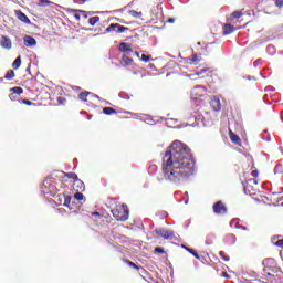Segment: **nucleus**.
<instances>
[{"instance_id":"nucleus-1","label":"nucleus","mask_w":283,"mask_h":283,"mask_svg":"<svg viewBox=\"0 0 283 283\" xmlns=\"http://www.w3.org/2000/svg\"><path fill=\"white\" fill-rule=\"evenodd\" d=\"M196 171V160L189 146L181 142H174L165 151L161 164L164 180L172 185H180L189 180Z\"/></svg>"},{"instance_id":"nucleus-2","label":"nucleus","mask_w":283,"mask_h":283,"mask_svg":"<svg viewBox=\"0 0 283 283\" xmlns=\"http://www.w3.org/2000/svg\"><path fill=\"white\" fill-rule=\"evenodd\" d=\"M43 196H50L51 198H54L56 196V185L52 179H46L42 182L41 186Z\"/></svg>"},{"instance_id":"nucleus-3","label":"nucleus","mask_w":283,"mask_h":283,"mask_svg":"<svg viewBox=\"0 0 283 283\" xmlns=\"http://www.w3.org/2000/svg\"><path fill=\"white\" fill-rule=\"evenodd\" d=\"M123 212H119L118 209L112 210V213L116 220L119 222H125L126 220H129V210L127 209V205H123Z\"/></svg>"},{"instance_id":"nucleus-4","label":"nucleus","mask_w":283,"mask_h":283,"mask_svg":"<svg viewBox=\"0 0 283 283\" xmlns=\"http://www.w3.org/2000/svg\"><path fill=\"white\" fill-rule=\"evenodd\" d=\"M155 233L158 238L164 240H171L174 238V231L165 230L163 228H156Z\"/></svg>"},{"instance_id":"nucleus-5","label":"nucleus","mask_w":283,"mask_h":283,"mask_svg":"<svg viewBox=\"0 0 283 283\" xmlns=\"http://www.w3.org/2000/svg\"><path fill=\"white\" fill-rule=\"evenodd\" d=\"M213 213H216V216H223L224 213H227V206H224V203L222 201H217L213 206Z\"/></svg>"},{"instance_id":"nucleus-6","label":"nucleus","mask_w":283,"mask_h":283,"mask_svg":"<svg viewBox=\"0 0 283 283\" xmlns=\"http://www.w3.org/2000/svg\"><path fill=\"white\" fill-rule=\"evenodd\" d=\"M135 118H138V120H143V123H146L147 125H154L156 123H159L160 119L154 118L150 115H135Z\"/></svg>"},{"instance_id":"nucleus-7","label":"nucleus","mask_w":283,"mask_h":283,"mask_svg":"<svg viewBox=\"0 0 283 283\" xmlns=\"http://www.w3.org/2000/svg\"><path fill=\"white\" fill-rule=\"evenodd\" d=\"M0 45L3 50H12V40L8 35H1Z\"/></svg>"},{"instance_id":"nucleus-8","label":"nucleus","mask_w":283,"mask_h":283,"mask_svg":"<svg viewBox=\"0 0 283 283\" xmlns=\"http://www.w3.org/2000/svg\"><path fill=\"white\" fill-rule=\"evenodd\" d=\"M253 185H258V180L249 179L243 182L244 192L251 195V191H253Z\"/></svg>"},{"instance_id":"nucleus-9","label":"nucleus","mask_w":283,"mask_h":283,"mask_svg":"<svg viewBox=\"0 0 283 283\" xmlns=\"http://www.w3.org/2000/svg\"><path fill=\"white\" fill-rule=\"evenodd\" d=\"M210 107H212L213 112H220L222 109V104L220 103V97H213L210 101Z\"/></svg>"},{"instance_id":"nucleus-10","label":"nucleus","mask_w":283,"mask_h":283,"mask_svg":"<svg viewBox=\"0 0 283 283\" xmlns=\"http://www.w3.org/2000/svg\"><path fill=\"white\" fill-rule=\"evenodd\" d=\"M15 17H18L19 21H22V23H25L27 25H30V23H32V21H30V18H28V15H25V13L20 10L15 11Z\"/></svg>"},{"instance_id":"nucleus-11","label":"nucleus","mask_w":283,"mask_h":283,"mask_svg":"<svg viewBox=\"0 0 283 283\" xmlns=\"http://www.w3.org/2000/svg\"><path fill=\"white\" fill-rule=\"evenodd\" d=\"M23 41L25 48H34V45H36V39L31 35H24Z\"/></svg>"},{"instance_id":"nucleus-12","label":"nucleus","mask_w":283,"mask_h":283,"mask_svg":"<svg viewBox=\"0 0 283 283\" xmlns=\"http://www.w3.org/2000/svg\"><path fill=\"white\" fill-rule=\"evenodd\" d=\"M73 189L75 191H85V184L81 179H77L73 182Z\"/></svg>"},{"instance_id":"nucleus-13","label":"nucleus","mask_w":283,"mask_h":283,"mask_svg":"<svg viewBox=\"0 0 283 283\" xmlns=\"http://www.w3.org/2000/svg\"><path fill=\"white\" fill-rule=\"evenodd\" d=\"M167 127H170L172 129H180L182 126H176V123H178V119L176 118H166L165 119Z\"/></svg>"},{"instance_id":"nucleus-14","label":"nucleus","mask_w":283,"mask_h":283,"mask_svg":"<svg viewBox=\"0 0 283 283\" xmlns=\"http://www.w3.org/2000/svg\"><path fill=\"white\" fill-rule=\"evenodd\" d=\"M119 52L127 53V52H134V51L132 50V45H130L129 43H127V42H122V43L119 44Z\"/></svg>"},{"instance_id":"nucleus-15","label":"nucleus","mask_w":283,"mask_h":283,"mask_svg":"<svg viewBox=\"0 0 283 283\" xmlns=\"http://www.w3.org/2000/svg\"><path fill=\"white\" fill-rule=\"evenodd\" d=\"M60 198L63 199V207H67L69 209H72V207H70L71 202H72V196H66V195H60Z\"/></svg>"},{"instance_id":"nucleus-16","label":"nucleus","mask_w":283,"mask_h":283,"mask_svg":"<svg viewBox=\"0 0 283 283\" xmlns=\"http://www.w3.org/2000/svg\"><path fill=\"white\" fill-rule=\"evenodd\" d=\"M224 241L227 244H229L230 247L235 244L237 242V238H235V234H227L226 238H224Z\"/></svg>"},{"instance_id":"nucleus-17","label":"nucleus","mask_w":283,"mask_h":283,"mask_svg":"<svg viewBox=\"0 0 283 283\" xmlns=\"http://www.w3.org/2000/svg\"><path fill=\"white\" fill-rule=\"evenodd\" d=\"M126 264H128V266H130V269H136V271H142V273H145V269H143L142 266H138L136 263L126 260Z\"/></svg>"},{"instance_id":"nucleus-18","label":"nucleus","mask_w":283,"mask_h":283,"mask_svg":"<svg viewBox=\"0 0 283 283\" xmlns=\"http://www.w3.org/2000/svg\"><path fill=\"white\" fill-rule=\"evenodd\" d=\"M232 32H233V25H231V24H224L223 25L224 36L229 35V34H232Z\"/></svg>"},{"instance_id":"nucleus-19","label":"nucleus","mask_w":283,"mask_h":283,"mask_svg":"<svg viewBox=\"0 0 283 283\" xmlns=\"http://www.w3.org/2000/svg\"><path fill=\"white\" fill-rule=\"evenodd\" d=\"M11 94H18V96H21L23 94V88L21 86H15L10 88Z\"/></svg>"},{"instance_id":"nucleus-20","label":"nucleus","mask_w":283,"mask_h":283,"mask_svg":"<svg viewBox=\"0 0 283 283\" xmlns=\"http://www.w3.org/2000/svg\"><path fill=\"white\" fill-rule=\"evenodd\" d=\"M230 227L232 229H240V219L235 218L230 221Z\"/></svg>"},{"instance_id":"nucleus-21","label":"nucleus","mask_w":283,"mask_h":283,"mask_svg":"<svg viewBox=\"0 0 283 283\" xmlns=\"http://www.w3.org/2000/svg\"><path fill=\"white\" fill-rule=\"evenodd\" d=\"M103 114H105L106 116H112V114H116V109H114L113 107H104Z\"/></svg>"},{"instance_id":"nucleus-22","label":"nucleus","mask_w":283,"mask_h":283,"mask_svg":"<svg viewBox=\"0 0 283 283\" xmlns=\"http://www.w3.org/2000/svg\"><path fill=\"white\" fill-rule=\"evenodd\" d=\"M230 140L234 143L235 145L240 144V136L233 134V132H230Z\"/></svg>"},{"instance_id":"nucleus-23","label":"nucleus","mask_w":283,"mask_h":283,"mask_svg":"<svg viewBox=\"0 0 283 283\" xmlns=\"http://www.w3.org/2000/svg\"><path fill=\"white\" fill-rule=\"evenodd\" d=\"M128 14H130V17H133L134 19H140L143 17V12H138L136 10H129Z\"/></svg>"},{"instance_id":"nucleus-24","label":"nucleus","mask_w":283,"mask_h":283,"mask_svg":"<svg viewBox=\"0 0 283 283\" xmlns=\"http://www.w3.org/2000/svg\"><path fill=\"white\" fill-rule=\"evenodd\" d=\"M101 21V18L98 15L92 17L88 19L90 25L94 27Z\"/></svg>"},{"instance_id":"nucleus-25","label":"nucleus","mask_w":283,"mask_h":283,"mask_svg":"<svg viewBox=\"0 0 283 283\" xmlns=\"http://www.w3.org/2000/svg\"><path fill=\"white\" fill-rule=\"evenodd\" d=\"M13 70H19L21 67V56H18L12 63Z\"/></svg>"},{"instance_id":"nucleus-26","label":"nucleus","mask_w":283,"mask_h":283,"mask_svg":"<svg viewBox=\"0 0 283 283\" xmlns=\"http://www.w3.org/2000/svg\"><path fill=\"white\" fill-rule=\"evenodd\" d=\"M71 12H78V14H82L84 19H87L90 17V13L87 11L81 10V9H72Z\"/></svg>"},{"instance_id":"nucleus-27","label":"nucleus","mask_w":283,"mask_h":283,"mask_svg":"<svg viewBox=\"0 0 283 283\" xmlns=\"http://www.w3.org/2000/svg\"><path fill=\"white\" fill-rule=\"evenodd\" d=\"M134 60L132 59V57H129V56H127V54H124L123 56H122V63H125L126 65H132V62H133Z\"/></svg>"},{"instance_id":"nucleus-28","label":"nucleus","mask_w":283,"mask_h":283,"mask_svg":"<svg viewBox=\"0 0 283 283\" xmlns=\"http://www.w3.org/2000/svg\"><path fill=\"white\" fill-rule=\"evenodd\" d=\"M15 74H14V71L13 70H9L6 75H4V78L7 81H12V78H14Z\"/></svg>"},{"instance_id":"nucleus-29","label":"nucleus","mask_w":283,"mask_h":283,"mask_svg":"<svg viewBox=\"0 0 283 283\" xmlns=\"http://www.w3.org/2000/svg\"><path fill=\"white\" fill-rule=\"evenodd\" d=\"M266 52H268V54H270V56H274V54H275V45H273V44L268 45Z\"/></svg>"},{"instance_id":"nucleus-30","label":"nucleus","mask_w":283,"mask_h":283,"mask_svg":"<svg viewBox=\"0 0 283 283\" xmlns=\"http://www.w3.org/2000/svg\"><path fill=\"white\" fill-rule=\"evenodd\" d=\"M75 200H77L78 202H81L82 200H85V195H83L81 191H77L74 195Z\"/></svg>"},{"instance_id":"nucleus-31","label":"nucleus","mask_w":283,"mask_h":283,"mask_svg":"<svg viewBox=\"0 0 283 283\" xmlns=\"http://www.w3.org/2000/svg\"><path fill=\"white\" fill-rule=\"evenodd\" d=\"M117 31V23H111L107 28H106V32H116Z\"/></svg>"},{"instance_id":"nucleus-32","label":"nucleus","mask_w":283,"mask_h":283,"mask_svg":"<svg viewBox=\"0 0 283 283\" xmlns=\"http://www.w3.org/2000/svg\"><path fill=\"white\" fill-rule=\"evenodd\" d=\"M88 94H92V93H91V92H87V91L82 92V93H80L78 98H80L81 101L87 102V95H88Z\"/></svg>"},{"instance_id":"nucleus-33","label":"nucleus","mask_w":283,"mask_h":283,"mask_svg":"<svg viewBox=\"0 0 283 283\" xmlns=\"http://www.w3.org/2000/svg\"><path fill=\"white\" fill-rule=\"evenodd\" d=\"M117 32H118V34H123V32H127V30H129V28H127V27H123V25H120L119 23H117Z\"/></svg>"},{"instance_id":"nucleus-34","label":"nucleus","mask_w":283,"mask_h":283,"mask_svg":"<svg viewBox=\"0 0 283 283\" xmlns=\"http://www.w3.org/2000/svg\"><path fill=\"white\" fill-rule=\"evenodd\" d=\"M188 253H190L191 255H193V258H196V260H200V254H198V252L195 249H188Z\"/></svg>"},{"instance_id":"nucleus-35","label":"nucleus","mask_w":283,"mask_h":283,"mask_svg":"<svg viewBox=\"0 0 283 283\" xmlns=\"http://www.w3.org/2000/svg\"><path fill=\"white\" fill-rule=\"evenodd\" d=\"M283 172V166L282 164H277L274 168V174L277 175V174H282Z\"/></svg>"},{"instance_id":"nucleus-36","label":"nucleus","mask_w":283,"mask_h":283,"mask_svg":"<svg viewBox=\"0 0 283 283\" xmlns=\"http://www.w3.org/2000/svg\"><path fill=\"white\" fill-rule=\"evenodd\" d=\"M67 178H71L72 180H74V182H76V180L78 179V175H76L75 172H69Z\"/></svg>"},{"instance_id":"nucleus-37","label":"nucleus","mask_w":283,"mask_h":283,"mask_svg":"<svg viewBox=\"0 0 283 283\" xmlns=\"http://www.w3.org/2000/svg\"><path fill=\"white\" fill-rule=\"evenodd\" d=\"M219 255L223 260V262H229L230 258L226 255L224 251H220Z\"/></svg>"},{"instance_id":"nucleus-38","label":"nucleus","mask_w":283,"mask_h":283,"mask_svg":"<svg viewBox=\"0 0 283 283\" xmlns=\"http://www.w3.org/2000/svg\"><path fill=\"white\" fill-rule=\"evenodd\" d=\"M140 61H143L144 63H149V61H151V55H142Z\"/></svg>"},{"instance_id":"nucleus-39","label":"nucleus","mask_w":283,"mask_h":283,"mask_svg":"<svg viewBox=\"0 0 283 283\" xmlns=\"http://www.w3.org/2000/svg\"><path fill=\"white\" fill-rule=\"evenodd\" d=\"M119 98H124V101H129V95H127V93L125 92H120L118 94Z\"/></svg>"},{"instance_id":"nucleus-40","label":"nucleus","mask_w":283,"mask_h":283,"mask_svg":"<svg viewBox=\"0 0 283 283\" xmlns=\"http://www.w3.org/2000/svg\"><path fill=\"white\" fill-rule=\"evenodd\" d=\"M232 17H233V19H240L242 17V12L234 11V12H232Z\"/></svg>"},{"instance_id":"nucleus-41","label":"nucleus","mask_w":283,"mask_h":283,"mask_svg":"<svg viewBox=\"0 0 283 283\" xmlns=\"http://www.w3.org/2000/svg\"><path fill=\"white\" fill-rule=\"evenodd\" d=\"M155 253H161V254L166 253L165 248H163V247L155 248Z\"/></svg>"},{"instance_id":"nucleus-42","label":"nucleus","mask_w":283,"mask_h":283,"mask_svg":"<svg viewBox=\"0 0 283 283\" xmlns=\"http://www.w3.org/2000/svg\"><path fill=\"white\" fill-rule=\"evenodd\" d=\"M198 61H200L198 59V54H193L192 57L190 59V63H198Z\"/></svg>"},{"instance_id":"nucleus-43","label":"nucleus","mask_w":283,"mask_h":283,"mask_svg":"<svg viewBox=\"0 0 283 283\" xmlns=\"http://www.w3.org/2000/svg\"><path fill=\"white\" fill-rule=\"evenodd\" d=\"M198 90H200L201 92H205V86H197L193 88V94H198Z\"/></svg>"},{"instance_id":"nucleus-44","label":"nucleus","mask_w":283,"mask_h":283,"mask_svg":"<svg viewBox=\"0 0 283 283\" xmlns=\"http://www.w3.org/2000/svg\"><path fill=\"white\" fill-rule=\"evenodd\" d=\"M52 3L50 0H40V6H50Z\"/></svg>"},{"instance_id":"nucleus-45","label":"nucleus","mask_w":283,"mask_h":283,"mask_svg":"<svg viewBox=\"0 0 283 283\" xmlns=\"http://www.w3.org/2000/svg\"><path fill=\"white\" fill-rule=\"evenodd\" d=\"M262 140H266V143H271V135H263Z\"/></svg>"},{"instance_id":"nucleus-46","label":"nucleus","mask_w":283,"mask_h":283,"mask_svg":"<svg viewBox=\"0 0 283 283\" xmlns=\"http://www.w3.org/2000/svg\"><path fill=\"white\" fill-rule=\"evenodd\" d=\"M94 97L97 98V101H101L102 103H105V105H109V102H107V101L101 98V96L94 95Z\"/></svg>"},{"instance_id":"nucleus-47","label":"nucleus","mask_w":283,"mask_h":283,"mask_svg":"<svg viewBox=\"0 0 283 283\" xmlns=\"http://www.w3.org/2000/svg\"><path fill=\"white\" fill-rule=\"evenodd\" d=\"M65 97H57V103L60 104V105H65Z\"/></svg>"},{"instance_id":"nucleus-48","label":"nucleus","mask_w":283,"mask_h":283,"mask_svg":"<svg viewBox=\"0 0 283 283\" xmlns=\"http://www.w3.org/2000/svg\"><path fill=\"white\" fill-rule=\"evenodd\" d=\"M275 6L276 8H283V0H276Z\"/></svg>"},{"instance_id":"nucleus-49","label":"nucleus","mask_w":283,"mask_h":283,"mask_svg":"<svg viewBox=\"0 0 283 283\" xmlns=\"http://www.w3.org/2000/svg\"><path fill=\"white\" fill-rule=\"evenodd\" d=\"M22 105H28V106H30V105H33V103H32L31 101H29V99H23V101H22Z\"/></svg>"},{"instance_id":"nucleus-50","label":"nucleus","mask_w":283,"mask_h":283,"mask_svg":"<svg viewBox=\"0 0 283 283\" xmlns=\"http://www.w3.org/2000/svg\"><path fill=\"white\" fill-rule=\"evenodd\" d=\"M274 244H275V247L283 248V240H277Z\"/></svg>"},{"instance_id":"nucleus-51","label":"nucleus","mask_w":283,"mask_h":283,"mask_svg":"<svg viewBox=\"0 0 283 283\" xmlns=\"http://www.w3.org/2000/svg\"><path fill=\"white\" fill-rule=\"evenodd\" d=\"M74 19H75L76 21H81V13L75 12Z\"/></svg>"},{"instance_id":"nucleus-52","label":"nucleus","mask_w":283,"mask_h":283,"mask_svg":"<svg viewBox=\"0 0 283 283\" xmlns=\"http://www.w3.org/2000/svg\"><path fill=\"white\" fill-rule=\"evenodd\" d=\"M9 98H10V101H12V102H17V97L14 96V94H10L9 95Z\"/></svg>"},{"instance_id":"nucleus-53","label":"nucleus","mask_w":283,"mask_h":283,"mask_svg":"<svg viewBox=\"0 0 283 283\" xmlns=\"http://www.w3.org/2000/svg\"><path fill=\"white\" fill-rule=\"evenodd\" d=\"M261 61H262L261 59H258L256 61H254L253 62L254 67H258V65H260Z\"/></svg>"},{"instance_id":"nucleus-54","label":"nucleus","mask_w":283,"mask_h":283,"mask_svg":"<svg viewBox=\"0 0 283 283\" xmlns=\"http://www.w3.org/2000/svg\"><path fill=\"white\" fill-rule=\"evenodd\" d=\"M266 92H275V88L273 86L265 87Z\"/></svg>"},{"instance_id":"nucleus-55","label":"nucleus","mask_w":283,"mask_h":283,"mask_svg":"<svg viewBox=\"0 0 283 283\" xmlns=\"http://www.w3.org/2000/svg\"><path fill=\"white\" fill-rule=\"evenodd\" d=\"M251 176H253V178H258V170H253V171L251 172Z\"/></svg>"},{"instance_id":"nucleus-56","label":"nucleus","mask_w":283,"mask_h":283,"mask_svg":"<svg viewBox=\"0 0 283 283\" xmlns=\"http://www.w3.org/2000/svg\"><path fill=\"white\" fill-rule=\"evenodd\" d=\"M245 78H247L248 81H255V77H253V76H251V75L247 76Z\"/></svg>"},{"instance_id":"nucleus-57","label":"nucleus","mask_w":283,"mask_h":283,"mask_svg":"<svg viewBox=\"0 0 283 283\" xmlns=\"http://www.w3.org/2000/svg\"><path fill=\"white\" fill-rule=\"evenodd\" d=\"M181 249H185V251H188V249H191V248L187 247L186 244H181Z\"/></svg>"},{"instance_id":"nucleus-58","label":"nucleus","mask_w":283,"mask_h":283,"mask_svg":"<svg viewBox=\"0 0 283 283\" xmlns=\"http://www.w3.org/2000/svg\"><path fill=\"white\" fill-rule=\"evenodd\" d=\"M221 275H222V277H227V279L230 277V276L227 274V272H222Z\"/></svg>"},{"instance_id":"nucleus-59","label":"nucleus","mask_w":283,"mask_h":283,"mask_svg":"<svg viewBox=\"0 0 283 283\" xmlns=\"http://www.w3.org/2000/svg\"><path fill=\"white\" fill-rule=\"evenodd\" d=\"M174 21H176L174 18L168 19V23H174Z\"/></svg>"},{"instance_id":"nucleus-60","label":"nucleus","mask_w":283,"mask_h":283,"mask_svg":"<svg viewBox=\"0 0 283 283\" xmlns=\"http://www.w3.org/2000/svg\"><path fill=\"white\" fill-rule=\"evenodd\" d=\"M57 199L60 201V205L63 202V198H61V195L57 196Z\"/></svg>"},{"instance_id":"nucleus-61","label":"nucleus","mask_w":283,"mask_h":283,"mask_svg":"<svg viewBox=\"0 0 283 283\" xmlns=\"http://www.w3.org/2000/svg\"><path fill=\"white\" fill-rule=\"evenodd\" d=\"M240 229H242V231H247V227L245 226H240Z\"/></svg>"},{"instance_id":"nucleus-62","label":"nucleus","mask_w":283,"mask_h":283,"mask_svg":"<svg viewBox=\"0 0 283 283\" xmlns=\"http://www.w3.org/2000/svg\"><path fill=\"white\" fill-rule=\"evenodd\" d=\"M93 216H101V212H93Z\"/></svg>"},{"instance_id":"nucleus-63","label":"nucleus","mask_w":283,"mask_h":283,"mask_svg":"<svg viewBox=\"0 0 283 283\" xmlns=\"http://www.w3.org/2000/svg\"><path fill=\"white\" fill-rule=\"evenodd\" d=\"M135 54H136V56H138V57L140 56V53H138V52H135Z\"/></svg>"},{"instance_id":"nucleus-64","label":"nucleus","mask_w":283,"mask_h":283,"mask_svg":"<svg viewBox=\"0 0 283 283\" xmlns=\"http://www.w3.org/2000/svg\"><path fill=\"white\" fill-rule=\"evenodd\" d=\"M27 72H30V66H29V67H27Z\"/></svg>"}]
</instances>
